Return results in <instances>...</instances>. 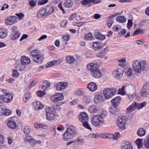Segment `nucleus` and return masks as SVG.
Here are the masks:
<instances>
[{"label": "nucleus", "instance_id": "nucleus-1", "mask_svg": "<svg viewBox=\"0 0 149 149\" xmlns=\"http://www.w3.org/2000/svg\"><path fill=\"white\" fill-rule=\"evenodd\" d=\"M96 64L91 63L87 66L88 70L90 71L91 74L95 78H99L101 76L102 73L97 67Z\"/></svg>", "mask_w": 149, "mask_h": 149}, {"label": "nucleus", "instance_id": "nucleus-2", "mask_svg": "<svg viewBox=\"0 0 149 149\" xmlns=\"http://www.w3.org/2000/svg\"><path fill=\"white\" fill-rule=\"evenodd\" d=\"M96 64L91 63L87 66L88 70L90 71L91 74L95 78H99L101 76L102 73L97 67Z\"/></svg>", "mask_w": 149, "mask_h": 149}, {"label": "nucleus", "instance_id": "nucleus-3", "mask_svg": "<svg viewBox=\"0 0 149 149\" xmlns=\"http://www.w3.org/2000/svg\"><path fill=\"white\" fill-rule=\"evenodd\" d=\"M146 62L142 60L140 62L135 61L132 64V66L134 71L139 73L141 72V70L145 71L146 70Z\"/></svg>", "mask_w": 149, "mask_h": 149}, {"label": "nucleus", "instance_id": "nucleus-4", "mask_svg": "<svg viewBox=\"0 0 149 149\" xmlns=\"http://www.w3.org/2000/svg\"><path fill=\"white\" fill-rule=\"evenodd\" d=\"M76 132L75 127L71 125L67 128V131L63 136V138L64 141L68 140L72 138L75 134Z\"/></svg>", "mask_w": 149, "mask_h": 149}, {"label": "nucleus", "instance_id": "nucleus-5", "mask_svg": "<svg viewBox=\"0 0 149 149\" xmlns=\"http://www.w3.org/2000/svg\"><path fill=\"white\" fill-rule=\"evenodd\" d=\"M79 119L82 123V125L87 129L91 130V128L88 124V117L87 113L84 112H81L79 115Z\"/></svg>", "mask_w": 149, "mask_h": 149}, {"label": "nucleus", "instance_id": "nucleus-6", "mask_svg": "<svg viewBox=\"0 0 149 149\" xmlns=\"http://www.w3.org/2000/svg\"><path fill=\"white\" fill-rule=\"evenodd\" d=\"M46 118L48 120H52L57 116L55 108L50 107L46 108Z\"/></svg>", "mask_w": 149, "mask_h": 149}, {"label": "nucleus", "instance_id": "nucleus-7", "mask_svg": "<svg viewBox=\"0 0 149 149\" xmlns=\"http://www.w3.org/2000/svg\"><path fill=\"white\" fill-rule=\"evenodd\" d=\"M117 92V90L114 88H106L103 91V95L107 99L111 98Z\"/></svg>", "mask_w": 149, "mask_h": 149}, {"label": "nucleus", "instance_id": "nucleus-8", "mask_svg": "<svg viewBox=\"0 0 149 149\" xmlns=\"http://www.w3.org/2000/svg\"><path fill=\"white\" fill-rule=\"evenodd\" d=\"M30 54L33 57L35 62L40 63L44 60L43 56L40 54L37 50H33L30 52Z\"/></svg>", "mask_w": 149, "mask_h": 149}, {"label": "nucleus", "instance_id": "nucleus-9", "mask_svg": "<svg viewBox=\"0 0 149 149\" xmlns=\"http://www.w3.org/2000/svg\"><path fill=\"white\" fill-rule=\"evenodd\" d=\"M104 120L100 115L97 114L93 116L91 118V122L93 125L97 126L100 125L102 123L104 122Z\"/></svg>", "mask_w": 149, "mask_h": 149}, {"label": "nucleus", "instance_id": "nucleus-10", "mask_svg": "<svg viewBox=\"0 0 149 149\" xmlns=\"http://www.w3.org/2000/svg\"><path fill=\"white\" fill-rule=\"evenodd\" d=\"M21 62L18 65V67L21 70H24L26 66L31 63V61L28 57L24 56H22L21 59Z\"/></svg>", "mask_w": 149, "mask_h": 149}, {"label": "nucleus", "instance_id": "nucleus-11", "mask_svg": "<svg viewBox=\"0 0 149 149\" xmlns=\"http://www.w3.org/2000/svg\"><path fill=\"white\" fill-rule=\"evenodd\" d=\"M3 94L1 95V98L6 102L9 103L13 100V95L7 92V91L3 89L2 91Z\"/></svg>", "mask_w": 149, "mask_h": 149}, {"label": "nucleus", "instance_id": "nucleus-12", "mask_svg": "<svg viewBox=\"0 0 149 149\" xmlns=\"http://www.w3.org/2000/svg\"><path fill=\"white\" fill-rule=\"evenodd\" d=\"M99 0H83L81 1V3L86 7H88L91 6V4L89 3H92L93 4L98 3L101 2Z\"/></svg>", "mask_w": 149, "mask_h": 149}, {"label": "nucleus", "instance_id": "nucleus-13", "mask_svg": "<svg viewBox=\"0 0 149 149\" xmlns=\"http://www.w3.org/2000/svg\"><path fill=\"white\" fill-rule=\"evenodd\" d=\"M17 119L16 117H11L9 119L7 123V125L8 127L12 129H15L17 128V125L14 120Z\"/></svg>", "mask_w": 149, "mask_h": 149}, {"label": "nucleus", "instance_id": "nucleus-14", "mask_svg": "<svg viewBox=\"0 0 149 149\" xmlns=\"http://www.w3.org/2000/svg\"><path fill=\"white\" fill-rule=\"evenodd\" d=\"M63 99V96L61 93H57L55 95L51 96L50 99L53 102H56Z\"/></svg>", "mask_w": 149, "mask_h": 149}, {"label": "nucleus", "instance_id": "nucleus-15", "mask_svg": "<svg viewBox=\"0 0 149 149\" xmlns=\"http://www.w3.org/2000/svg\"><path fill=\"white\" fill-rule=\"evenodd\" d=\"M117 125L122 130L125 129V120H123L121 116H119L117 119Z\"/></svg>", "mask_w": 149, "mask_h": 149}, {"label": "nucleus", "instance_id": "nucleus-16", "mask_svg": "<svg viewBox=\"0 0 149 149\" xmlns=\"http://www.w3.org/2000/svg\"><path fill=\"white\" fill-rule=\"evenodd\" d=\"M68 86V83L67 82H60L58 83L56 89L58 91H61L66 88Z\"/></svg>", "mask_w": 149, "mask_h": 149}, {"label": "nucleus", "instance_id": "nucleus-17", "mask_svg": "<svg viewBox=\"0 0 149 149\" xmlns=\"http://www.w3.org/2000/svg\"><path fill=\"white\" fill-rule=\"evenodd\" d=\"M18 19L15 16H10L8 18L5 20V23L7 25H12L17 21Z\"/></svg>", "mask_w": 149, "mask_h": 149}, {"label": "nucleus", "instance_id": "nucleus-18", "mask_svg": "<svg viewBox=\"0 0 149 149\" xmlns=\"http://www.w3.org/2000/svg\"><path fill=\"white\" fill-rule=\"evenodd\" d=\"M32 105L33 108L35 111L42 109L44 107L43 106L39 101H36L33 102L32 103Z\"/></svg>", "mask_w": 149, "mask_h": 149}, {"label": "nucleus", "instance_id": "nucleus-19", "mask_svg": "<svg viewBox=\"0 0 149 149\" xmlns=\"http://www.w3.org/2000/svg\"><path fill=\"white\" fill-rule=\"evenodd\" d=\"M133 146L131 143L127 141H125L122 143L121 149H132Z\"/></svg>", "mask_w": 149, "mask_h": 149}, {"label": "nucleus", "instance_id": "nucleus-20", "mask_svg": "<svg viewBox=\"0 0 149 149\" xmlns=\"http://www.w3.org/2000/svg\"><path fill=\"white\" fill-rule=\"evenodd\" d=\"M121 99L120 97H117L113 98L111 102L114 107H117L120 102Z\"/></svg>", "mask_w": 149, "mask_h": 149}, {"label": "nucleus", "instance_id": "nucleus-21", "mask_svg": "<svg viewBox=\"0 0 149 149\" xmlns=\"http://www.w3.org/2000/svg\"><path fill=\"white\" fill-rule=\"evenodd\" d=\"M87 88L91 91H94L97 88V86L94 82H91L88 84Z\"/></svg>", "mask_w": 149, "mask_h": 149}, {"label": "nucleus", "instance_id": "nucleus-22", "mask_svg": "<svg viewBox=\"0 0 149 149\" xmlns=\"http://www.w3.org/2000/svg\"><path fill=\"white\" fill-rule=\"evenodd\" d=\"M93 49L95 50L97 49H101L104 47L103 45L101 43L98 42H95L93 44Z\"/></svg>", "mask_w": 149, "mask_h": 149}, {"label": "nucleus", "instance_id": "nucleus-23", "mask_svg": "<svg viewBox=\"0 0 149 149\" xmlns=\"http://www.w3.org/2000/svg\"><path fill=\"white\" fill-rule=\"evenodd\" d=\"M66 63L69 64H73L74 61L75 59L73 56L69 55L66 57Z\"/></svg>", "mask_w": 149, "mask_h": 149}, {"label": "nucleus", "instance_id": "nucleus-24", "mask_svg": "<svg viewBox=\"0 0 149 149\" xmlns=\"http://www.w3.org/2000/svg\"><path fill=\"white\" fill-rule=\"evenodd\" d=\"M20 36V33L19 31H13L10 36L11 39L13 40H15L18 38Z\"/></svg>", "mask_w": 149, "mask_h": 149}, {"label": "nucleus", "instance_id": "nucleus-25", "mask_svg": "<svg viewBox=\"0 0 149 149\" xmlns=\"http://www.w3.org/2000/svg\"><path fill=\"white\" fill-rule=\"evenodd\" d=\"M108 51V49L106 48L101 52L97 54L96 56L98 58H102L107 53Z\"/></svg>", "mask_w": 149, "mask_h": 149}, {"label": "nucleus", "instance_id": "nucleus-26", "mask_svg": "<svg viewBox=\"0 0 149 149\" xmlns=\"http://www.w3.org/2000/svg\"><path fill=\"white\" fill-rule=\"evenodd\" d=\"M7 35V32L6 29L3 28L0 29V38H4Z\"/></svg>", "mask_w": 149, "mask_h": 149}, {"label": "nucleus", "instance_id": "nucleus-27", "mask_svg": "<svg viewBox=\"0 0 149 149\" xmlns=\"http://www.w3.org/2000/svg\"><path fill=\"white\" fill-rule=\"evenodd\" d=\"M61 62L60 60H53L49 62L46 64L47 67H51L55 64H59Z\"/></svg>", "mask_w": 149, "mask_h": 149}, {"label": "nucleus", "instance_id": "nucleus-28", "mask_svg": "<svg viewBox=\"0 0 149 149\" xmlns=\"http://www.w3.org/2000/svg\"><path fill=\"white\" fill-rule=\"evenodd\" d=\"M45 8L46 10V15H49L52 14L54 10V8L50 6H47Z\"/></svg>", "mask_w": 149, "mask_h": 149}, {"label": "nucleus", "instance_id": "nucleus-29", "mask_svg": "<svg viewBox=\"0 0 149 149\" xmlns=\"http://www.w3.org/2000/svg\"><path fill=\"white\" fill-rule=\"evenodd\" d=\"M117 107H111L110 109V112L114 115H117L119 114L118 109L116 108Z\"/></svg>", "mask_w": 149, "mask_h": 149}, {"label": "nucleus", "instance_id": "nucleus-30", "mask_svg": "<svg viewBox=\"0 0 149 149\" xmlns=\"http://www.w3.org/2000/svg\"><path fill=\"white\" fill-rule=\"evenodd\" d=\"M95 37L100 40H103L105 38V36L104 35L101 34L99 32H96L95 33Z\"/></svg>", "mask_w": 149, "mask_h": 149}, {"label": "nucleus", "instance_id": "nucleus-31", "mask_svg": "<svg viewBox=\"0 0 149 149\" xmlns=\"http://www.w3.org/2000/svg\"><path fill=\"white\" fill-rule=\"evenodd\" d=\"M73 3L72 0H66L64 4V7L70 8L72 6Z\"/></svg>", "mask_w": 149, "mask_h": 149}, {"label": "nucleus", "instance_id": "nucleus-32", "mask_svg": "<svg viewBox=\"0 0 149 149\" xmlns=\"http://www.w3.org/2000/svg\"><path fill=\"white\" fill-rule=\"evenodd\" d=\"M46 13V10L44 8L40 10L37 13L38 17L40 18L43 17Z\"/></svg>", "mask_w": 149, "mask_h": 149}, {"label": "nucleus", "instance_id": "nucleus-33", "mask_svg": "<svg viewBox=\"0 0 149 149\" xmlns=\"http://www.w3.org/2000/svg\"><path fill=\"white\" fill-rule=\"evenodd\" d=\"M137 134L140 136H144L146 134L145 130L143 128H140L137 131Z\"/></svg>", "mask_w": 149, "mask_h": 149}, {"label": "nucleus", "instance_id": "nucleus-34", "mask_svg": "<svg viewBox=\"0 0 149 149\" xmlns=\"http://www.w3.org/2000/svg\"><path fill=\"white\" fill-rule=\"evenodd\" d=\"M50 85L49 82L45 80L43 82L42 88L43 90H46L47 88L50 86Z\"/></svg>", "mask_w": 149, "mask_h": 149}, {"label": "nucleus", "instance_id": "nucleus-35", "mask_svg": "<svg viewBox=\"0 0 149 149\" xmlns=\"http://www.w3.org/2000/svg\"><path fill=\"white\" fill-rule=\"evenodd\" d=\"M133 103L134 104H135V105H134L135 109L136 108L138 109H141L146 104V103L145 102L142 103L141 104H138L136 102H134Z\"/></svg>", "mask_w": 149, "mask_h": 149}, {"label": "nucleus", "instance_id": "nucleus-36", "mask_svg": "<svg viewBox=\"0 0 149 149\" xmlns=\"http://www.w3.org/2000/svg\"><path fill=\"white\" fill-rule=\"evenodd\" d=\"M34 127L36 128L46 129L47 128V126L45 125L40 123H36L34 124Z\"/></svg>", "mask_w": 149, "mask_h": 149}, {"label": "nucleus", "instance_id": "nucleus-37", "mask_svg": "<svg viewBox=\"0 0 149 149\" xmlns=\"http://www.w3.org/2000/svg\"><path fill=\"white\" fill-rule=\"evenodd\" d=\"M97 111L96 107L94 105H91L89 109V112L92 113L96 112Z\"/></svg>", "mask_w": 149, "mask_h": 149}, {"label": "nucleus", "instance_id": "nucleus-38", "mask_svg": "<svg viewBox=\"0 0 149 149\" xmlns=\"http://www.w3.org/2000/svg\"><path fill=\"white\" fill-rule=\"evenodd\" d=\"M116 19L117 21L121 23L124 22L126 20L125 17L121 15L118 16L116 18Z\"/></svg>", "mask_w": 149, "mask_h": 149}, {"label": "nucleus", "instance_id": "nucleus-39", "mask_svg": "<svg viewBox=\"0 0 149 149\" xmlns=\"http://www.w3.org/2000/svg\"><path fill=\"white\" fill-rule=\"evenodd\" d=\"M148 90L144 88L142 89L141 92V95L143 97L146 96L148 95Z\"/></svg>", "mask_w": 149, "mask_h": 149}, {"label": "nucleus", "instance_id": "nucleus-40", "mask_svg": "<svg viewBox=\"0 0 149 149\" xmlns=\"http://www.w3.org/2000/svg\"><path fill=\"white\" fill-rule=\"evenodd\" d=\"M114 73L116 75H117V76H116V77L118 76V77H120V76H122V75H123V71L121 69H118L116 71H114Z\"/></svg>", "mask_w": 149, "mask_h": 149}, {"label": "nucleus", "instance_id": "nucleus-41", "mask_svg": "<svg viewBox=\"0 0 149 149\" xmlns=\"http://www.w3.org/2000/svg\"><path fill=\"white\" fill-rule=\"evenodd\" d=\"M135 104L132 103L130 106L126 109L127 112H130L133 111L135 109Z\"/></svg>", "mask_w": 149, "mask_h": 149}, {"label": "nucleus", "instance_id": "nucleus-42", "mask_svg": "<svg viewBox=\"0 0 149 149\" xmlns=\"http://www.w3.org/2000/svg\"><path fill=\"white\" fill-rule=\"evenodd\" d=\"M3 110V115L6 116H8L11 113V112L10 110L7 109H2Z\"/></svg>", "mask_w": 149, "mask_h": 149}, {"label": "nucleus", "instance_id": "nucleus-43", "mask_svg": "<svg viewBox=\"0 0 149 149\" xmlns=\"http://www.w3.org/2000/svg\"><path fill=\"white\" fill-rule=\"evenodd\" d=\"M31 131V128L28 126H26L24 128V132L26 134H29Z\"/></svg>", "mask_w": 149, "mask_h": 149}, {"label": "nucleus", "instance_id": "nucleus-44", "mask_svg": "<svg viewBox=\"0 0 149 149\" xmlns=\"http://www.w3.org/2000/svg\"><path fill=\"white\" fill-rule=\"evenodd\" d=\"M84 100L86 104H89L91 102V100L89 96L84 95Z\"/></svg>", "mask_w": 149, "mask_h": 149}, {"label": "nucleus", "instance_id": "nucleus-45", "mask_svg": "<svg viewBox=\"0 0 149 149\" xmlns=\"http://www.w3.org/2000/svg\"><path fill=\"white\" fill-rule=\"evenodd\" d=\"M102 96L100 95H97L95 98V101L96 103H100L102 101Z\"/></svg>", "mask_w": 149, "mask_h": 149}, {"label": "nucleus", "instance_id": "nucleus-46", "mask_svg": "<svg viewBox=\"0 0 149 149\" xmlns=\"http://www.w3.org/2000/svg\"><path fill=\"white\" fill-rule=\"evenodd\" d=\"M143 144L145 147L147 148H149V138L148 137L144 140Z\"/></svg>", "mask_w": 149, "mask_h": 149}, {"label": "nucleus", "instance_id": "nucleus-47", "mask_svg": "<svg viewBox=\"0 0 149 149\" xmlns=\"http://www.w3.org/2000/svg\"><path fill=\"white\" fill-rule=\"evenodd\" d=\"M144 31L142 29L139 28L137 29L134 32L133 34V35L134 36L135 35H137V34L140 33L141 34H143L144 33Z\"/></svg>", "mask_w": 149, "mask_h": 149}, {"label": "nucleus", "instance_id": "nucleus-48", "mask_svg": "<svg viewBox=\"0 0 149 149\" xmlns=\"http://www.w3.org/2000/svg\"><path fill=\"white\" fill-rule=\"evenodd\" d=\"M136 143L138 146L139 148H141L142 147V144L141 140L140 139H138L136 141Z\"/></svg>", "mask_w": 149, "mask_h": 149}, {"label": "nucleus", "instance_id": "nucleus-49", "mask_svg": "<svg viewBox=\"0 0 149 149\" xmlns=\"http://www.w3.org/2000/svg\"><path fill=\"white\" fill-rule=\"evenodd\" d=\"M107 112L105 111H103L101 112L100 116L103 118V120H104L105 118L107 116Z\"/></svg>", "mask_w": 149, "mask_h": 149}, {"label": "nucleus", "instance_id": "nucleus-50", "mask_svg": "<svg viewBox=\"0 0 149 149\" xmlns=\"http://www.w3.org/2000/svg\"><path fill=\"white\" fill-rule=\"evenodd\" d=\"M125 86H123L121 89L119 90L118 92L119 93L122 95H124L125 94V92L124 91V89L125 88Z\"/></svg>", "mask_w": 149, "mask_h": 149}, {"label": "nucleus", "instance_id": "nucleus-51", "mask_svg": "<svg viewBox=\"0 0 149 149\" xmlns=\"http://www.w3.org/2000/svg\"><path fill=\"white\" fill-rule=\"evenodd\" d=\"M132 25V19L128 20V22L127 24V27L128 29H130Z\"/></svg>", "mask_w": 149, "mask_h": 149}, {"label": "nucleus", "instance_id": "nucleus-52", "mask_svg": "<svg viewBox=\"0 0 149 149\" xmlns=\"http://www.w3.org/2000/svg\"><path fill=\"white\" fill-rule=\"evenodd\" d=\"M113 22V20L112 19H109L107 21V25L109 28L111 27L112 24Z\"/></svg>", "mask_w": 149, "mask_h": 149}, {"label": "nucleus", "instance_id": "nucleus-53", "mask_svg": "<svg viewBox=\"0 0 149 149\" xmlns=\"http://www.w3.org/2000/svg\"><path fill=\"white\" fill-rule=\"evenodd\" d=\"M132 70L131 68H129L126 72V76L127 77H130L132 75Z\"/></svg>", "mask_w": 149, "mask_h": 149}, {"label": "nucleus", "instance_id": "nucleus-54", "mask_svg": "<svg viewBox=\"0 0 149 149\" xmlns=\"http://www.w3.org/2000/svg\"><path fill=\"white\" fill-rule=\"evenodd\" d=\"M75 93L77 95H81L84 94V92L80 90H78L75 91Z\"/></svg>", "mask_w": 149, "mask_h": 149}, {"label": "nucleus", "instance_id": "nucleus-55", "mask_svg": "<svg viewBox=\"0 0 149 149\" xmlns=\"http://www.w3.org/2000/svg\"><path fill=\"white\" fill-rule=\"evenodd\" d=\"M29 143H30L31 145L33 146H34L36 145L37 143V141L35 139L32 138L31 141H30Z\"/></svg>", "mask_w": 149, "mask_h": 149}, {"label": "nucleus", "instance_id": "nucleus-56", "mask_svg": "<svg viewBox=\"0 0 149 149\" xmlns=\"http://www.w3.org/2000/svg\"><path fill=\"white\" fill-rule=\"evenodd\" d=\"M38 96L41 97L45 95V92L43 91H39L38 92Z\"/></svg>", "mask_w": 149, "mask_h": 149}, {"label": "nucleus", "instance_id": "nucleus-57", "mask_svg": "<svg viewBox=\"0 0 149 149\" xmlns=\"http://www.w3.org/2000/svg\"><path fill=\"white\" fill-rule=\"evenodd\" d=\"M32 138L30 136H27L25 139V142L26 143L29 142L32 139Z\"/></svg>", "mask_w": 149, "mask_h": 149}, {"label": "nucleus", "instance_id": "nucleus-58", "mask_svg": "<svg viewBox=\"0 0 149 149\" xmlns=\"http://www.w3.org/2000/svg\"><path fill=\"white\" fill-rule=\"evenodd\" d=\"M36 3V2L34 0H31L29 3V5L31 7H34Z\"/></svg>", "mask_w": 149, "mask_h": 149}, {"label": "nucleus", "instance_id": "nucleus-59", "mask_svg": "<svg viewBox=\"0 0 149 149\" xmlns=\"http://www.w3.org/2000/svg\"><path fill=\"white\" fill-rule=\"evenodd\" d=\"M13 73L12 74L13 77H17L19 75L18 72L15 70H14L13 71Z\"/></svg>", "mask_w": 149, "mask_h": 149}, {"label": "nucleus", "instance_id": "nucleus-60", "mask_svg": "<svg viewBox=\"0 0 149 149\" xmlns=\"http://www.w3.org/2000/svg\"><path fill=\"white\" fill-rule=\"evenodd\" d=\"M121 28V27L120 26L117 25L115 26L113 28L114 31L116 32L118 31L119 29Z\"/></svg>", "mask_w": 149, "mask_h": 149}, {"label": "nucleus", "instance_id": "nucleus-61", "mask_svg": "<svg viewBox=\"0 0 149 149\" xmlns=\"http://www.w3.org/2000/svg\"><path fill=\"white\" fill-rule=\"evenodd\" d=\"M92 35L91 33H88L86 36V38L87 40H90L92 38Z\"/></svg>", "mask_w": 149, "mask_h": 149}, {"label": "nucleus", "instance_id": "nucleus-62", "mask_svg": "<svg viewBox=\"0 0 149 149\" xmlns=\"http://www.w3.org/2000/svg\"><path fill=\"white\" fill-rule=\"evenodd\" d=\"M120 137V134L119 132H117L114 135H113V139L114 140H116Z\"/></svg>", "mask_w": 149, "mask_h": 149}, {"label": "nucleus", "instance_id": "nucleus-63", "mask_svg": "<svg viewBox=\"0 0 149 149\" xmlns=\"http://www.w3.org/2000/svg\"><path fill=\"white\" fill-rule=\"evenodd\" d=\"M67 23V21L66 20H63L62 21L61 25L63 27H65L66 26V24Z\"/></svg>", "mask_w": 149, "mask_h": 149}, {"label": "nucleus", "instance_id": "nucleus-64", "mask_svg": "<svg viewBox=\"0 0 149 149\" xmlns=\"http://www.w3.org/2000/svg\"><path fill=\"white\" fill-rule=\"evenodd\" d=\"M64 127L63 125H59L58 127L57 128V130L59 131H62L64 130Z\"/></svg>", "mask_w": 149, "mask_h": 149}]
</instances>
